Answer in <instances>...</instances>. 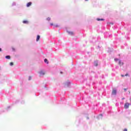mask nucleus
Instances as JSON below:
<instances>
[{"mask_svg": "<svg viewBox=\"0 0 131 131\" xmlns=\"http://www.w3.org/2000/svg\"><path fill=\"white\" fill-rule=\"evenodd\" d=\"M58 27V26H56V27Z\"/></svg>", "mask_w": 131, "mask_h": 131, "instance_id": "bb28decb", "label": "nucleus"}, {"mask_svg": "<svg viewBox=\"0 0 131 131\" xmlns=\"http://www.w3.org/2000/svg\"><path fill=\"white\" fill-rule=\"evenodd\" d=\"M23 23H24V24H28L29 21H28V20H24L23 21Z\"/></svg>", "mask_w": 131, "mask_h": 131, "instance_id": "0eeeda50", "label": "nucleus"}, {"mask_svg": "<svg viewBox=\"0 0 131 131\" xmlns=\"http://www.w3.org/2000/svg\"><path fill=\"white\" fill-rule=\"evenodd\" d=\"M89 0H85V2H88Z\"/></svg>", "mask_w": 131, "mask_h": 131, "instance_id": "a878e982", "label": "nucleus"}, {"mask_svg": "<svg viewBox=\"0 0 131 131\" xmlns=\"http://www.w3.org/2000/svg\"><path fill=\"white\" fill-rule=\"evenodd\" d=\"M116 94H117V91L115 89H113L112 92V95L114 96H116Z\"/></svg>", "mask_w": 131, "mask_h": 131, "instance_id": "7ed1b4c3", "label": "nucleus"}, {"mask_svg": "<svg viewBox=\"0 0 131 131\" xmlns=\"http://www.w3.org/2000/svg\"><path fill=\"white\" fill-rule=\"evenodd\" d=\"M10 66H13V65H14V63H13V62H10Z\"/></svg>", "mask_w": 131, "mask_h": 131, "instance_id": "4468645a", "label": "nucleus"}, {"mask_svg": "<svg viewBox=\"0 0 131 131\" xmlns=\"http://www.w3.org/2000/svg\"><path fill=\"white\" fill-rule=\"evenodd\" d=\"M68 33L70 35H73V34H74V33H73V32H68Z\"/></svg>", "mask_w": 131, "mask_h": 131, "instance_id": "f8f14e48", "label": "nucleus"}, {"mask_svg": "<svg viewBox=\"0 0 131 131\" xmlns=\"http://www.w3.org/2000/svg\"><path fill=\"white\" fill-rule=\"evenodd\" d=\"M98 117V119H101V118L103 117V115L102 114L99 115Z\"/></svg>", "mask_w": 131, "mask_h": 131, "instance_id": "9b49d317", "label": "nucleus"}, {"mask_svg": "<svg viewBox=\"0 0 131 131\" xmlns=\"http://www.w3.org/2000/svg\"><path fill=\"white\" fill-rule=\"evenodd\" d=\"M39 38H40V36L39 35H37V38H36V41H38V40H39Z\"/></svg>", "mask_w": 131, "mask_h": 131, "instance_id": "1a4fd4ad", "label": "nucleus"}, {"mask_svg": "<svg viewBox=\"0 0 131 131\" xmlns=\"http://www.w3.org/2000/svg\"><path fill=\"white\" fill-rule=\"evenodd\" d=\"M124 91H125V92H126V91H127V89H124Z\"/></svg>", "mask_w": 131, "mask_h": 131, "instance_id": "a211bd4d", "label": "nucleus"}, {"mask_svg": "<svg viewBox=\"0 0 131 131\" xmlns=\"http://www.w3.org/2000/svg\"><path fill=\"white\" fill-rule=\"evenodd\" d=\"M123 131H127V129H124Z\"/></svg>", "mask_w": 131, "mask_h": 131, "instance_id": "4be33fe9", "label": "nucleus"}, {"mask_svg": "<svg viewBox=\"0 0 131 131\" xmlns=\"http://www.w3.org/2000/svg\"><path fill=\"white\" fill-rule=\"evenodd\" d=\"M32 4V3L31 2H29L27 4V7L28 8V7H30V6H31Z\"/></svg>", "mask_w": 131, "mask_h": 131, "instance_id": "20e7f679", "label": "nucleus"}, {"mask_svg": "<svg viewBox=\"0 0 131 131\" xmlns=\"http://www.w3.org/2000/svg\"><path fill=\"white\" fill-rule=\"evenodd\" d=\"M60 73H62V72H60Z\"/></svg>", "mask_w": 131, "mask_h": 131, "instance_id": "cd10ccee", "label": "nucleus"}, {"mask_svg": "<svg viewBox=\"0 0 131 131\" xmlns=\"http://www.w3.org/2000/svg\"><path fill=\"white\" fill-rule=\"evenodd\" d=\"M40 76H41V75H45V72L43 71H40L39 73Z\"/></svg>", "mask_w": 131, "mask_h": 131, "instance_id": "39448f33", "label": "nucleus"}, {"mask_svg": "<svg viewBox=\"0 0 131 131\" xmlns=\"http://www.w3.org/2000/svg\"><path fill=\"white\" fill-rule=\"evenodd\" d=\"M124 99H125V98H122V100H124Z\"/></svg>", "mask_w": 131, "mask_h": 131, "instance_id": "5701e85b", "label": "nucleus"}, {"mask_svg": "<svg viewBox=\"0 0 131 131\" xmlns=\"http://www.w3.org/2000/svg\"><path fill=\"white\" fill-rule=\"evenodd\" d=\"M86 119H90V118L88 116L86 117Z\"/></svg>", "mask_w": 131, "mask_h": 131, "instance_id": "dca6fc26", "label": "nucleus"}, {"mask_svg": "<svg viewBox=\"0 0 131 131\" xmlns=\"http://www.w3.org/2000/svg\"><path fill=\"white\" fill-rule=\"evenodd\" d=\"M50 25H51V26H53V25H54V24H53V23H51V24H50Z\"/></svg>", "mask_w": 131, "mask_h": 131, "instance_id": "f3484780", "label": "nucleus"}, {"mask_svg": "<svg viewBox=\"0 0 131 131\" xmlns=\"http://www.w3.org/2000/svg\"><path fill=\"white\" fill-rule=\"evenodd\" d=\"M44 62L46 63L47 64H49V61H48V59L45 58L44 60Z\"/></svg>", "mask_w": 131, "mask_h": 131, "instance_id": "9d476101", "label": "nucleus"}, {"mask_svg": "<svg viewBox=\"0 0 131 131\" xmlns=\"http://www.w3.org/2000/svg\"><path fill=\"white\" fill-rule=\"evenodd\" d=\"M6 59H11V56L7 55L6 56Z\"/></svg>", "mask_w": 131, "mask_h": 131, "instance_id": "ddd939ff", "label": "nucleus"}, {"mask_svg": "<svg viewBox=\"0 0 131 131\" xmlns=\"http://www.w3.org/2000/svg\"><path fill=\"white\" fill-rule=\"evenodd\" d=\"M129 105H131V104H130L129 103L126 102V103H125L124 106V109H128V108L129 107Z\"/></svg>", "mask_w": 131, "mask_h": 131, "instance_id": "f03ea898", "label": "nucleus"}, {"mask_svg": "<svg viewBox=\"0 0 131 131\" xmlns=\"http://www.w3.org/2000/svg\"><path fill=\"white\" fill-rule=\"evenodd\" d=\"M110 24H112V25H113V24L112 23H111Z\"/></svg>", "mask_w": 131, "mask_h": 131, "instance_id": "393cba45", "label": "nucleus"}, {"mask_svg": "<svg viewBox=\"0 0 131 131\" xmlns=\"http://www.w3.org/2000/svg\"><path fill=\"white\" fill-rule=\"evenodd\" d=\"M121 76H122V77H124L125 75H121Z\"/></svg>", "mask_w": 131, "mask_h": 131, "instance_id": "412c9836", "label": "nucleus"}, {"mask_svg": "<svg viewBox=\"0 0 131 131\" xmlns=\"http://www.w3.org/2000/svg\"><path fill=\"white\" fill-rule=\"evenodd\" d=\"M31 77H30L29 78V80H31Z\"/></svg>", "mask_w": 131, "mask_h": 131, "instance_id": "aec40b11", "label": "nucleus"}, {"mask_svg": "<svg viewBox=\"0 0 131 131\" xmlns=\"http://www.w3.org/2000/svg\"><path fill=\"white\" fill-rule=\"evenodd\" d=\"M115 61L117 62L118 61V64H119L120 66H122L123 65V62L122 61L120 60V59L118 58H115Z\"/></svg>", "mask_w": 131, "mask_h": 131, "instance_id": "f257e3e1", "label": "nucleus"}, {"mask_svg": "<svg viewBox=\"0 0 131 131\" xmlns=\"http://www.w3.org/2000/svg\"><path fill=\"white\" fill-rule=\"evenodd\" d=\"M128 76V74H126L125 75V76Z\"/></svg>", "mask_w": 131, "mask_h": 131, "instance_id": "6ab92c4d", "label": "nucleus"}, {"mask_svg": "<svg viewBox=\"0 0 131 131\" xmlns=\"http://www.w3.org/2000/svg\"><path fill=\"white\" fill-rule=\"evenodd\" d=\"M0 52H2V48H0Z\"/></svg>", "mask_w": 131, "mask_h": 131, "instance_id": "b1692460", "label": "nucleus"}, {"mask_svg": "<svg viewBox=\"0 0 131 131\" xmlns=\"http://www.w3.org/2000/svg\"><path fill=\"white\" fill-rule=\"evenodd\" d=\"M47 20H48V21H50V20H51V18L48 17V18H47Z\"/></svg>", "mask_w": 131, "mask_h": 131, "instance_id": "2eb2a0df", "label": "nucleus"}, {"mask_svg": "<svg viewBox=\"0 0 131 131\" xmlns=\"http://www.w3.org/2000/svg\"><path fill=\"white\" fill-rule=\"evenodd\" d=\"M104 20L103 18H97V21H104Z\"/></svg>", "mask_w": 131, "mask_h": 131, "instance_id": "6e6552de", "label": "nucleus"}, {"mask_svg": "<svg viewBox=\"0 0 131 131\" xmlns=\"http://www.w3.org/2000/svg\"><path fill=\"white\" fill-rule=\"evenodd\" d=\"M98 61H95L94 62V66H98Z\"/></svg>", "mask_w": 131, "mask_h": 131, "instance_id": "423d86ee", "label": "nucleus"}]
</instances>
